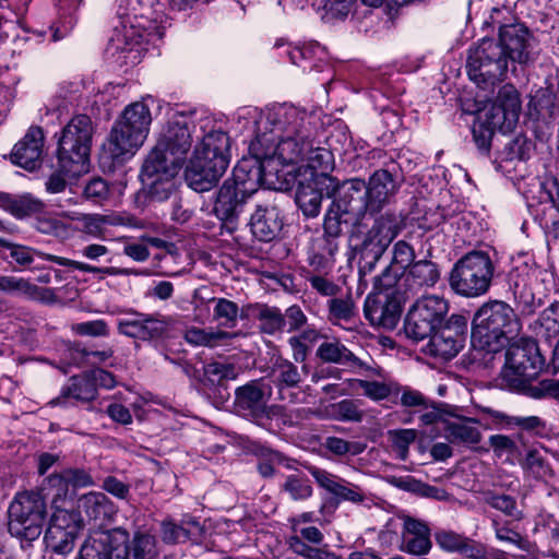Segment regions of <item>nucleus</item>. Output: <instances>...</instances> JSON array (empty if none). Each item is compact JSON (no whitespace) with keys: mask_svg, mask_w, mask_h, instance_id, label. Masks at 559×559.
Segmentation results:
<instances>
[{"mask_svg":"<svg viewBox=\"0 0 559 559\" xmlns=\"http://www.w3.org/2000/svg\"><path fill=\"white\" fill-rule=\"evenodd\" d=\"M309 119L307 111L293 105L267 108L257 121V135L250 142V154L270 162L275 174L278 173L276 164L304 163L311 134Z\"/></svg>","mask_w":559,"mask_h":559,"instance_id":"obj_1","label":"nucleus"},{"mask_svg":"<svg viewBox=\"0 0 559 559\" xmlns=\"http://www.w3.org/2000/svg\"><path fill=\"white\" fill-rule=\"evenodd\" d=\"M521 330V322L513 308L504 301L485 302L474 314L472 345L476 350L500 352Z\"/></svg>","mask_w":559,"mask_h":559,"instance_id":"obj_2","label":"nucleus"},{"mask_svg":"<svg viewBox=\"0 0 559 559\" xmlns=\"http://www.w3.org/2000/svg\"><path fill=\"white\" fill-rule=\"evenodd\" d=\"M147 96L128 105L115 121L109 135L108 148L112 158L132 156L143 145L152 123L151 104Z\"/></svg>","mask_w":559,"mask_h":559,"instance_id":"obj_3","label":"nucleus"},{"mask_svg":"<svg viewBox=\"0 0 559 559\" xmlns=\"http://www.w3.org/2000/svg\"><path fill=\"white\" fill-rule=\"evenodd\" d=\"M47 506L40 492L25 491L17 493L9 507V533L20 539L21 551L26 552L22 559H31L33 543L38 539L46 521Z\"/></svg>","mask_w":559,"mask_h":559,"instance_id":"obj_4","label":"nucleus"},{"mask_svg":"<svg viewBox=\"0 0 559 559\" xmlns=\"http://www.w3.org/2000/svg\"><path fill=\"white\" fill-rule=\"evenodd\" d=\"M166 27L156 22L133 24L127 17L115 26L106 47V56L119 67H132L141 62L144 41L162 39Z\"/></svg>","mask_w":559,"mask_h":559,"instance_id":"obj_5","label":"nucleus"},{"mask_svg":"<svg viewBox=\"0 0 559 559\" xmlns=\"http://www.w3.org/2000/svg\"><path fill=\"white\" fill-rule=\"evenodd\" d=\"M94 128L86 115L74 116L62 129L58 141V160L63 171L78 175L88 162Z\"/></svg>","mask_w":559,"mask_h":559,"instance_id":"obj_6","label":"nucleus"},{"mask_svg":"<svg viewBox=\"0 0 559 559\" xmlns=\"http://www.w3.org/2000/svg\"><path fill=\"white\" fill-rule=\"evenodd\" d=\"M495 265L483 251H472L455 262L450 287L460 296L474 298L486 294L491 285Z\"/></svg>","mask_w":559,"mask_h":559,"instance_id":"obj_7","label":"nucleus"},{"mask_svg":"<svg viewBox=\"0 0 559 559\" xmlns=\"http://www.w3.org/2000/svg\"><path fill=\"white\" fill-rule=\"evenodd\" d=\"M544 365L537 343L522 338L508 347L501 378L510 389L520 390L538 376Z\"/></svg>","mask_w":559,"mask_h":559,"instance_id":"obj_8","label":"nucleus"},{"mask_svg":"<svg viewBox=\"0 0 559 559\" xmlns=\"http://www.w3.org/2000/svg\"><path fill=\"white\" fill-rule=\"evenodd\" d=\"M397 282V274H392L388 266L376 280V285L384 292L370 294L364 304L365 318L374 326L393 330L401 318L402 297L389 292Z\"/></svg>","mask_w":559,"mask_h":559,"instance_id":"obj_9","label":"nucleus"},{"mask_svg":"<svg viewBox=\"0 0 559 559\" xmlns=\"http://www.w3.org/2000/svg\"><path fill=\"white\" fill-rule=\"evenodd\" d=\"M448 312L449 302L442 296L431 294L420 297L406 314L405 335L416 342L427 338L444 324Z\"/></svg>","mask_w":559,"mask_h":559,"instance_id":"obj_10","label":"nucleus"},{"mask_svg":"<svg viewBox=\"0 0 559 559\" xmlns=\"http://www.w3.org/2000/svg\"><path fill=\"white\" fill-rule=\"evenodd\" d=\"M400 231L399 221L393 214H383L355 246L359 254V273L369 274Z\"/></svg>","mask_w":559,"mask_h":559,"instance_id":"obj_11","label":"nucleus"},{"mask_svg":"<svg viewBox=\"0 0 559 559\" xmlns=\"http://www.w3.org/2000/svg\"><path fill=\"white\" fill-rule=\"evenodd\" d=\"M508 70V59L503 48L493 39H483L471 51L467 60V74L477 85H493Z\"/></svg>","mask_w":559,"mask_h":559,"instance_id":"obj_12","label":"nucleus"},{"mask_svg":"<svg viewBox=\"0 0 559 559\" xmlns=\"http://www.w3.org/2000/svg\"><path fill=\"white\" fill-rule=\"evenodd\" d=\"M192 128L194 124L188 117L176 116L168 121L151 153H156L158 160L168 159L181 167L192 145Z\"/></svg>","mask_w":559,"mask_h":559,"instance_id":"obj_13","label":"nucleus"},{"mask_svg":"<svg viewBox=\"0 0 559 559\" xmlns=\"http://www.w3.org/2000/svg\"><path fill=\"white\" fill-rule=\"evenodd\" d=\"M175 320L160 313L133 311L117 321L120 334L143 342H159L170 336Z\"/></svg>","mask_w":559,"mask_h":559,"instance_id":"obj_14","label":"nucleus"},{"mask_svg":"<svg viewBox=\"0 0 559 559\" xmlns=\"http://www.w3.org/2000/svg\"><path fill=\"white\" fill-rule=\"evenodd\" d=\"M83 521L75 511L57 508L45 532L47 549L56 557H66L74 549Z\"/></svg>","mask_w":559,"mask_h":559,"instance_id":"obj_15","label":"nucleus"},{"mask_svg":"<svg viewBox=\"0 0 559 559\" xmlns=\"http://www.w3.org/2000/svg\"><path fill=\"white\" fill-rule=\"evenodd\" d=\"M156 153H150L142 170V191L152 200L162 202L167 200L175 190L174 178L181 167L168 159H157Z\"/></svg>","mask_w":559,"mask_h":559,"instance_id":"obj_16","label":"nucleus"},{"mask_svg":"<svg viewBox=\"0 0 559 559\" xmlns=\"http://www.w3.org/2000/svg\"><path fill=\"white\" fill-rule=\"evenodd\" d=\"M467 334V320L460 314H452L443 325L436 329L425 346L429 356L450 360L463 348Z\"/></svg>","mask_w":559,"mask_h":559,"instance_id":"obj_17","label":"nucleus"},{"mask_svg":"<svg viewBox=\"0 0 559 559\" xmlns=\"http://www.w3.org/2000/svg\"><path fill=\"white\" fill-rule=\"evenodd\" d=\"M80 559H129V532L115 527L88 536L80 548Z\"/></svg>","mask_w":559,"mask_h":559,"instance_id":"obj_18","label":"nucleus"},{"mask_svg":"<svg viewBox=\"0 0 559 559\" xmlns=\"http://www.w3.org/2000/svg\"><path fill=\"white\" fill-rule=\"evenodd\" d=\"M10 257L21 265H28L34 262L35 257L40 258L41 260L50 261L57 263L61 266H69L74 270L84 272V273H100L103 275L109 276H118V275H142L143 272H140L134 269H123L116 266H106L98 267L84 262L70 260L63 257H58L55 254L44 253L31 247L21 246V245H9Z\"/></svg>","mask_w":559,"mask_h":559,"instance_id":"obj_19","label":"nucleus"},{"mask_svg":"<svg viewBox=\"0 0 559 559\" xmlns=\"http://www.w3.org/2000/svg\"><path fill=\"white\" fill-rule=\"evenodd\" d=\"M271 386L263 380H253L235 391V408L243 417L260 421L269 417L267 402Z\"/></svg>","mask_w":559,"mask_h":559,"instance_id":"obj_20","label":"nucleus"},{"mask_svg":"<svg viewBox=\"0 0 559 559\" xmlns=\"http://www.w3.org/2000/svg\"><path fill=\"white\" fill-rule=\"evenodd\" d=\"M497 43L503 48L508 60L526 64L534 59L535 39L521 24L500 26Z\"/></svg>","mask_w":559,"mask_h":559,"instance_id":"obj_21","label":"nucleus"},{"mask_svg":"<svg viewBox=\"0 0 559 559\" xmlns=\"http://www.w3.org/2000/svg\"><path fill=\"white\" fill-rule=\"evenodd\" d=\"M308 373V367L300 369L293 361L277 356L273 359L270 376L281 401L295 403L298 393L295 392Z\"/></svg>","mask_w":559,"mask_h":559,"instance_id":"obj_22","label":"nucleus"},{"mask_svg":"<svg viewBox=\"0 0 559 559\" xmlns=\"http://www.w3.org/2000/svg\"><path fill=\"white\" fill-rule=\"evenodd\" d=\"M250 197L251 195L247 193H242L240 189L226 180L219 188L213 212L217 218L223 222V226L228 233L236 230L238 218L243 212L247 200Z\"/></svg>","mask_w":559,"mask_h":559,"instance_id":"obj_23","label":"nucleus"},{"mask_svg":"<svg viewBox=\"0 0 559 559\" xmlns=\"http://www.w3.org/2000/svg\"><path fill=\"white\" fill-rule=\"evenodd\" d=\"M307 469L318 486L332 495L338 502L362 503L365 501L366 492L359 485L314 465H309Z\"/></svg>","mask_w":559,"mask_h":559,"instance_id":"obj_24","label":"nucleus"},{"mask_svg":"<svg viewBox=\"0 0 559 559\" xmlns=\"http://www.w3.org/2000/svg\"><path fill=\"white\" fill-rule=\"evenodd\" d=\"M236 377V369L230 364L213 361L204 366V391L216 408H221L229 400L230 393L226 381L234 380Z\"/></svg>","mask_w":559,"mask_h":559,"instance_id":"obj_25","label":"nucleus"},{"mask_svg":"<svg viewBox=\"0 0 559 559\" xmlns=\"http://www.w3.org/2000/svg\"><path fill=\"white\" fill-rule=\"evenodd\" d=\"M227 162L222 158L216 163L206 157H192L185 176L188 186L197 192L210 191L225 174Z\"/></svg>","mask_w":559,"mask_h":559,"instance_id":"obj_26","label":"nucleus"},{"mask_svg":"<svg viewBox=\"0 0 559 559\" xmlns=\"http://www.w3.org/2000/svg\"><path fill=\"white\" fill-rule=\"evenodd\" d=\"M337 197L333 200L344 210L346 215H352L360 222L367 212L371 213V204L366 192V181L353 178L336 185Z\"/></svg>","mask_w":559,"mask_h":559,"instance_id":"obj_27","label":"nucleus"},{"mask_svg":"<svg viewBox=\"0 0 559 559\" xmlns=\"http://www.w3.org/2000/svg\"><path fill=\"white\" fill-rule=\"evenodd\" d=\"M252 158H243L239 162L234 170L230 178H227V182H231L233 186L240 189L242 193L252 195L259 190L265 176L274 173L271 168V163L266 159H258L253 154Z\"/></svg>","mask_w":559,"mask_h":559,"instance_id":"obj_28","label":"nucleus"},{"mask_svg":"<svg viewBox=\"0 0 559 559\" xmlns=\"http://www.w3.org/2000/svg\"><path fill=\"white\" fill-rule=\"evenodd\" d=\"M484 110L492 116L496 122L498 121L507 130L512 131L519 121L522 110L520 93L513 85L506 84L499 88L493 103Z\"/></svg>","mask_w":559,"mask_h":559,"instance_id":"obj_29","label":"nucleus"},{"mask_svg":"<svg viewBox=\"0 0 559 559\" xmlns=\"http://www.w3.org/2000/svg\"><path fill=\"white\" fill-rule=\"evenodd\" d=\"M317 356L324 362L344 365L354 372L365 376H380V369L355 356L340 341H325L317 348Z\"/></svg>","mask_w":559,"mask_h":559,"instance_id":"obj_30","label":"nucleus"},{"mask_svg":"<svg viewBox=\"0 0 559 559\" xmlns=\"http://www.w3.org/2000/svg\"><path fill=\"white\" fill-rule=\"evenodd\" d=\"M431 547L428 525L412 516H404L400 550L413 556H425Z\"/></svg>","mask_w":559,"mask_h":559,"instance_id":"obj_31","label":"nucleus"},{"mask_svg":"<svg viewBox=\"0 0 559 559\" xmlns=\"http://www.w3.org/2000/svg\"><path fill=\"white\" fill-rule=\"evenodd\" d=\"M251 231L260 241L273 240L283 227L278 207L270 201L259 203L250 219Z\"/></svg>","mask_w":559,"mask_h":559,"instance_id":"obj_32","label":"nucleus"},{"mask_svg":"<svg viewBox=\"0 0 559 559\" xmlns=\"http://www.w3.org/2000/svg\"><path fill=\"white\" fill-rule=\"evenodd\" d=\"M44 133L38 127L28 129L22 140L13 147L12 162L25 169H35L41 159Z\"/></svg>","mask_w":559,"mask_h":559,"instance_id":"obj_33","label":"nucleus"},{"mask_svg":"<svg viewBox=\"0 0 559 559\" xmlns=\"http://www.w3.org/2000/svg\"><path fill=\"white\" fill-rule=\"evenodd\" d=\"M397 188V183L389 170H376L366 182V192L371 204V213L380 212L396 193Z\"/></svg>","mask_w":559,"mask_h":559,"instance_id":"obj_34","label":"nucleus"},{"mask_svg":"<svg viewBox=\"0 0 559 559\" xmlns=\"http://www.w3.org/2000/svg\"><path fill=\"white\" fill-rule=\"evenodd\" d=\"M79 514L83 513L90 521L98 525L112 520L117 513L116 504L100 491H90L78 500Z\"/></svg>","mask_w":559,"mask_h":559,"instance_id":"obj_35","label":"nucleus"},{"mask_svg":"<svg viewBox=\"0 0 559 559\" xmlns=\"http://www.w3.org/2000/svg\"><path fill=\"white\" fill-rule=\"evenodd\" d=\"M323 188L326 190V195L335 192L336 183L316 185L312 178L307 182H299L296 190V203L307 217H317L321 210V202L323 198Z\"/></svg>","mask_w":559,"mask_h":559,"instance_id":"obj_36","label":"nucleus"},{"mask_svg":"<svg viewBox=\"0 0 559 559\" xmlns=\"http://www.w3.org/2000/svg\"><path fill=\"white\" fill-rule=\"evenodd\" d=\"M304 167L310 169V178L316 185L335 182L334 178L328 175L333 169L334 159L332 153L324 147H313L309 140V146L305 154Z\"/></svg>","mask_w":559,"mask_h":559,"instance_id":"obj_37","label":"nucleus"},{"mask_svg":"<svg viewBox=\"0 0 559 559\" xmlns=\"http://www.w3.org/2000/svg\"><path fill=\"white\" fill-rule=\"evenodd\" d=\"M440 280L439 265L430 260L414 262L404 275V282L411 292L433 287Z\"/></svg>","mask_w":559,"mask_h":559,"instance_id":"obj_38","label":"nucleus"},{"mask_svg":"<svg viewBox=\"0 0 559 559\" xmlns=\"http://www.w3.org/2000/svg\"><path fill=\"white\" fill-rule=\"evenodd\" d=\"M206 157V159L216 163L222 158L229 165V136L226 132L214 130L205 134L202 141L195 145L192 157Z\"/></svg>","mask_w":559,"mask_h":559,"instance_id":"obj_39","label":"nucleus"},{"mask_svg":"<svg viewBox=\"0 0 559 559\" xmlns=\"http://www.w3.org/2000/svg\"><path fill=\"white\" fill-rule=\"evenodd\" d=\"M445 438L454 444L473 447L481 440V432L476 423L469 418H455L444 426Z\"/></svg>","mask_w":559,"mask_h":559,"instance_id":"obj_40","label":"nucleus"},{"mask_svg":"<svg viewBox=\"0 0 559 559\" xmlns=\"http://www.w3.org/2000/svg\"><path fill=\"white\" fill-rule=\"evenodd\" d=\"M97 389L88 374L82 377H72L70 382L61 390L60 395L51 401V404L58 405L67 399H73L79 402H91L96 399Z\"/></svg>","mask_w":559,"mask_h":559,"instance_id":"obj_41","label":"nucleus"},{"mask_svg":"<svg viewBox=\"0 0 559 559\" xmlns=\"http://www.w3.org/2000/svg\"><path fill=\"white\" fill-rule=\"evenodd\" d=\"M352 215H346L343 209L337 206L335 202H332L324 215L323 222V241L336 240L343 233L344 227H349L358 224Z\"/></svg>","mask_w":559,"mask_h":559,"instance_id":"obj_42","label":"nucleus"},{"mask_svg":"<svg viewBox=\"0 0 559 559\" xmlns=\"http://www.w3.org/2000/svg\"><path fill=\"white\" fill-rule=\"evenodd\" d=\"M496 131L501 133L510 132L501 123H496V119H493L486 110L483 109L479 111L472 127L473 138L477 146L481 150L488 151Z\"/></svg>","mask_w":559,"mask_h":559,"instance_id":"obj_43","label":"nucleus"},{"mask_svg":"<svg viewBox=\"0 0 559 559\" xmlns=\"http://www.w3.org/2000/svg\"><path fill=\"white\" fill-rule=\"evenodd\" d=\"M49 486L58 488V495H66L68 486L84 488L93 486V477L83 468H67L60 474H52L47 478Z\"/></svg>","mask_w":559,"mask_h":559,"instance_id":"obj_44","label":"nucleus"},{"mask_svg":"<svg viewBox=\"0 0 559 559\" xmlns=\"http://www.w3.org/2000/svg\"><path fill=\"white\" fill-rule=\"evenodd\" d=\"M340 243L336 240L323 241L317 239L309 252V265L317 272H328L333 267L334 257L338 252Z\"/></svg>","mask_w":559,"mask_h":559,"instance_id":"obj_45","label":"nucleus"},{"mask_svg":"<svg viewBox=\"0 0 559 559\" xmlns=\"http://www.w3.org/2000/svg\"><path fill=\"white\" fill-rule=\"evenodd\" d=\"M357 317V307L350 294L345 297H336L328 301V319L335 325L352 323Z\"/></svg>","mask_w":559,"mask_h":559,"instance_id":"obj_46","label":"nucleus"},{"mask_svg":"<svg viewBox=\"0 0 559 559\" xmlns=\"http://www.w3.org/2000/svg\"><path fill=\"white\" fill-rule=\"evenodd\" d=\"M158 556L156 538L150 533L138 530L129 537V558L158 559Z\"/></svg>","mask_w":559,"mask_h":559,"instance_id":"obj_47","label":"nucleus"},{"mask_svg":"<svg viewBox=\"0 0 559 559\" xmlns=\"http://www.w3.org/2000/svg\"><path fill=\"white\" fill-rule=\"evenodd\" d=\"M0 205L7 207L17 218L41 212L44 209V203L29 194L13 199L2 192H0Z\"/></svg>","mask_w":559,"mask_h":559,"instance_id":"obj_48","label":"nucleus"},{"mask_svg":"<svg viewBox=\"0 0 559 559\" xmlns=\"http://www.w3.org/2000/svg\"><path fill=\"white\" fill-rule=\"evenodd\" d=\"M484 502L506 516L514 520L522 518L516 499L511 495L498 490H487L484 492Z\"/></svg>","mask_w":559,"mask_h":559,"instance_id":"obj_49","label":"nucleus"},{"mask_svg":"<svg viewBox=\"0 0 559 559\" xmlns=\"http://www.w3.org/2000/svg\"><path fill=\"white\" fill-rule=\"evenodd\" d=\"M254 311V317L259 321V328L263 333L275 334L285 328V319L278 308L258 305Z\"/></svg>","mask_w":559,"mask_h":559,"instance_id":"obj_50","label":"nucleus"},{"mask_svg":"<svg viewBox=\"0 0 559 559\" xmlns=\"http://www.w3.org/2000/svg\"><path fill=\"white\" fill-rule=\"evenodd\" d=\"M229 337L230 334L228 332L205 330L200 328H190L185 333V340L194 346L214 347Z\"/></svg>","mask_w":559,"mask_h":559,"instance_id":"obj_51","label":"nucleus"},{"mask_svg":"<svg viewBox=\"0 0 559 559\" xmlns=\"http://www.w3.org/2000/svg\"><path fill=\"white\" fill-rule=\"evenodd\" d=\"M489 445L495 456L502 459L504 462L514 464L520 456V450L516 442L506 435H492L488 439Z\"/></svg>","mask_w":559,"mask_h":559,"instance_id":"obj_52","label":"nucleus"},{"mask_svg":"<svg viewBox=\"0 0 559 559\" xmlns=\"http://www.w3.org/2000/svg\"><path fill=\"white\" fill-rule=\"evenodd\" d=\"M281 488L295 501L307 500L313 493L310 480L297 474L288 475Z\"/></svg>","mask_w":559,"mask_h":559,"instance_id":"obj_53","label":"nucleus"},{"mask_svg":"<svg viewBox=\"0 0 559 559\" xmlns=\"http://www.w3.org/2000/svg\"><path fill=\"white\" fill-rule=\"evenodd\" d=\"M289 549L297 556L307 559H338L337 555L328 548H318L307 545L299 536L293 535L287 540Z\"/></svg>","mask_w":559,"mask_h":559,"instance_id":"obj_54","label":"nucleus"},{"mask_svg":"<svg viewBox=\"0 0 559 559\" xmlns=\"http://www.w3.org/2000/svg\"><path fill=\"white\" fill-rule=\"evenodd\" d=\"M12 286L11 293H17L32 300L48 302L55 299V294L50 288L39 287L21 277L14 276Z\"/></svg>","mask_w":559,"mask_h":559,"instance_id":"obj_55","label":"nucleus"},{"mask_svg":"<svg viewBox=\"0 0 559 559\" xmlns=\"http://www.w3.org/2000/svg\"><path fill=\"white\" fill-rule=\"evenodd\" d=\"M212 301L215 304L213 309L214 319L223 326L234 328L238 317V305L226 298H213Z\"/></svg>","mask_w":559,"mask_h":559,"instance_id":"obj_56","label":"nucleus"},{"mask_svg":"<svg viewBox=\"0 0 559 559\" xmlns=\"http://www.w3.org/2000/svg\"><path fill=\"white\" fill-rule=\"evenodd\" d=\"M530 106H532L536 114L543 118H552L559 111V108L556 105L555 95L546 88H540L536 92V94L531 98Z\"/></svg>","mask_w":559,"mask_h":559,"instance_id":"obj_57","label":"nucleus"},{"mask_svg":"<svg viewBox=\"0 0 559 559\" xmlns=\"http://www.w3.org/2000/svg\"><path fill=\"white\" fill-rule=\"evenodd\" d=\"M287 55L294 64L301 67L304 70L308 68L311 70L317 66L311 64L310 61L318 55H323V48L319 44H308L289 49Z\"/></svg>","mask_w":559,"mask_h":559,"instance_id":"obj_58","label":"nucleus"},{"mask_svg":"<svg viewBox=\"0 0 559 559\" xmlns=\"http://www.w3.org/2000/svg\"><path fill=\"white\" fill-rule=\"evenodd\" d=\"M388 437L392 442L393 450L397 457L405 461L408 456L409 445L416 440L417 432L415 429H394L388 431Z\"/></svg>","mask_w":559,"mask_h":559,"instance_id":"obj_59","label":"nucleus"},{"mask_svg":"<svg viewBox=\"0 0 559 559\" xmlns=\"http://www.w3.org/2000/svg\"><path fill=\"white\" fill-rule=\"evenodd\" d=\"M356 383L358 388L362 390L365 396L376 402L388 399L396 389V385L391 382L368 381L359 379L356 380Z\"/></svg>","mask_w":559,"mask_h":559,"instance_id":"obj_60","label":"nucleus"},{"mask_svg":"<svg viewBox=\"0 0 559 559\" xmlns=\"http://www.w3.org/2000/svg\"><path fill=\"white\" fill-rule=\"evenodd\" d=\"M466 536L451 530H438L435 532V540L440 549L447 552H457L462 548Z\"/></svg>","mask_w":559,"mask_h":559,"instance_id":"obj_61","label":"nucleus"},{"mask_svg":"<svg viewBox=\"0 0 559 559\" xmlns=\"http://www.w3.org/2000/svg\"><path fill=\"white\" fill-rule=\"evenodd\" d=\"M506 421L510 426H515L522 430L534 432L543 437L546 431V423L538 416H508Z\"/></svg>","mask_w":559,"mask_h":559,"instance_id":"obj_62","label":"nucleus"},{"mask_svg":"<svg viewBox=\"0 0 559 559\" xmlns=\"http://www.w3.org/2000/svg\"><path fill=\"white\" fill-rule=\"evenodd\" d=\"M520 464L524 469H527L538 476L546 475L550 471L548 463L540 455L537 449H530L526 452L525 457L520 461Z\"/></svg>","mask_w":559,"mask_h":559,"instance_id":"obj_63","label":"nucleus"},{"mask_svg":"<svg viewBox=\"0 0 559 559\" xmlns=\"http://www.w3.org/2000/svg\"><path fill=\"white\" fill-rule=\"evenodd\" d=\"M311 288L323 297L333 298L341 290L332 280L319 274H311L307 277Z\"/></svg>","mask_w":559,"mask_h":559,"instance_id":"obj_64","label":"nucleus"}]
</instances>
